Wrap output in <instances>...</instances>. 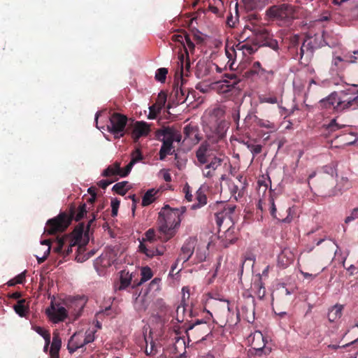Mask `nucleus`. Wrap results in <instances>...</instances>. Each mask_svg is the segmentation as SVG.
Returning a JSON list of instances; mask_svg holds the SVG:
<instances>
[{
	"label": "nucleus",
	"instance_id": "nucleus-35",
	"mask_svg": "<svg viewBox=\"0 0 358 358\" xmlns=\"http://www.w3.org/2000/svg\"><path fill=\"white\" fill-rule=\"evenodd\" d=\"M120 165L121 163L115 162L112 165L108 166L102 173V176L104 177H110L113 176H120Z\"/></svg>",
	"mask_w": 358,
	"mask_h": 358
},
{
	"label": "nucleus",
	"instance_id": "nucleus-55",
	"mask_svg": "<svg viewBox=\"0 0 358 358\" xmlns=\"http://www.w3.org/2000/svg\"><path fill=\"white\" fill-rule=\"evenodd\" d=\"M25 279L24 273L17 275L15 278L10 280L7 284L8 286H14L17 284H22Z\"/></svg>",
	"mask_w": 358,
	"mask_h": 358
},
{
	"label": "nucleus",
	"instance_id": "nucleus-49",
	"mask_svg": "<svg viewBox=\"0 0 358 358\" xmlns=\"http://www.w3.org/2000/svg\"><path fill=\"white\" fill-rule=\"evenodd\" d=\"M230 192L234 196L235 199L238 200V198L243 196L244 187L240 189L236 185L232 184L230 186Z\"/></svg>",
	"mask_w": 358,
	"mask_h": 358
},
{
	"label": "nucleus",
	"instance_id": "nucleus-44",
	"mask_svg": "<svg viewBox=\"0 0 358 358\" xmlns=\"http://www.w3.org/2000/svg\"><path fill=\"white\" fill-rule=\"evenodd\" d=\"M358 60V50L354 51L353 55L346 54L343 57L337 56V62H345L347 63H355Z\"/></svg>",
	"mask_w": 358,
	"mask_h": 358
},
{
	"label": "nucleus",
	"instance_id": "nucleus-50",
	"mask_svg": "<svg viewBox=\"0 0 358 358\" xmlns=\"http://www.w3.org/2000/svg\"><path fill=\"white\" fill-rule=\"evenodd\" d=\"M173 339L175 340L173 347L177 352H180V349L181 350L182 348H185V342L183 338L179 337L177 335H176Z\"/></svg>",
	"mask_w": 358,
	"mask_h": 358
},
{
	"label": "nucleus",
	"instance_id": "nucleus-57",
	"mask_svg": "<svg viewBox=\"0 0 358 358\" xmlns=\"http://www.w3.org/2000/svg\"><path fill=\"white\" fill-rule=\"evenodd\" d=\"M339 191L343 192L350 189L352 187L351 182L347 178H342L339 182Z\"/></svg>",
	"mask_w": 358,
	"mask_h": 358
},
{
	"label": "nucleus",
	"instance_id": "nucleus-39",
	"mask_svg": "<svg viewBox=\"0 0 358 358\" xmlns=\"http://www.w3.org/2000/svg\"><path fill=\"white\" fill-rule=\"evenodd\" d=\"M129 182L122 181L116 183L112 188V190L115 193L124 196L126 194L127 191L129 189Z\"/></svg>",
	"mask_w": 358,
	"mask_h": 358
},
{
	"label": "nucleus",
	"instance_id": "nucleus-10",
	"mask_svg": "<svg viewBox=\"0 0 358 358\" xmlns=\"http://www.w3.org/2000/svg\"><path fill=\"white\" fill-rule=\"evenodd\" d=\"M252 32L257 46H267L277 51L279 49L277 40L272 38L268 31L264 27H254Z\"/></svg>",
	"mask_w": 358,
	"mask_h": 358
},
{
	"label": "nucleus",
	"instance_id": "nucleus-48",
	"mask_svg": "<svg viewBox=\"0 0 358 358\" xmlns=\"http://www.w3.org/2000/svg\"><path fill=\"white\" fill-rule=\"evenodd\" d=\"M166 99L167 96L165 92H161L159 93L156 103L155 104L157 106V108H158V110H161L162 108L165 106Z\"/></svg>",
	"mask_w": 358,
	"mask_h": 358
},
{
	"label": "nucleus",
	"instance_id": "nucleus-47",
	"mask_svg": "<svg viewBox=\"0 0 358 358\" xmlns=\"http://www.w3.org/2000/svg\"><path fill=\"white\" fill-rule=\"evenodd\" d=\"M185 294L184 293L183 294V299H182V303H183V301H185ZM185 310H186V308H185L184 303H182L181 305L178 306V308L176 309V320L178 322H182L184 321V320H185L184 313H185Z\"/></svg>",
	"mask_w": 358,
	"mask_h": 358
},
{
	"label": "nucleus",
	"instance_id": "nucleus-18",
	"mask_svg": "<svg viewBox=\"0 0 358 358\" xmlns=\"http://www.w3.org/2000/svg\"><path fill=\"white\" fill-rule=\"evenodd\" d=\"M194 92V91L193 90H189V89H185L182 86H180V87L178 86H174L171 92V97L173 99V101L175 102L176 105H179L187 101L189 94Z\"/></svg>",
	"mask_w": 358,
	"mask_h": 358
},
{
	"label": "nucleus",
	"instance_id": "nucleus-56",
	"mask_svg": "<svg viewBox=\"0 0 358 358\" xmlns=\"http://www.w3.org/2000/svg\"><path fill=\"white\" fill-rule=\"evenodd\" d=\"M35 331L41 335L46 341L47 343H50V334L48 332V331L44 329L43 328L41 327H36Z\"/></svg>",
	"mask_w": 358,
	"mask_h": 358
},
{
	"label": "nucleus",
	"instance_id": "nucleus-27",
	"mask_svg": "<svg viewBox=\"0 0 358 358\" xmlns=\"http://www.w3.org/2000/svg\"><path fill=\"white\" fill-rule=\"evenodd\" d=\"M336 102V92L331 93L328 96L321 99L319 101V107L321 109L332 110L333 112L336 109L334 103Z\"/></svg>",
	"mask_w": 358,
	"mask_h": 358
},
{
	"label": "nucleus",
	"instance_id": "nucleus-17",
	"mask_svg": "<svg viewBox=\"0 0 358 358\" xmlns=\"http://www.w3.org/2000/svg\"><path fill=\"white\" fill-rule=\"evenodd\" d=\"M322 129V136L326 139V146L333 148V142L336 138V117L332 118L329 124H324Z\"/></svg>",
	"mask_w": 358,
	"mask_h": 358
},
{
	"label": "nucleus",
	"instance_id": "nucleus-15",
	"mask_svg": "<svg viewBox=\"0 0 358 358\" xmlns=\"http://www.w3.org/2000/svg\"><path fill=\"white\" fill-rule=\"evenodd\" d=\"M156 137L158 140L162 142V145L159 152V159L164 160L167 155H173L175 152L173 146V142L170 138L167 137V136L161 135L160 129H158L156 131Z\"/></svg>",
	"mask_w": 358,
	"mask_h": 358
},
{
	"label": "nucleus",
	"instance_id": "nucleus-6",
	"mask_svg": "<svg viewBox=\"0 0 358 358\" xmlns=\"http://www.w3.org/2000/svg\"><path fill=\"white\" fill-rule=\"evenodd\" d=\"M224 110L220 107L214 108L210 114V128L217 139L222 138L229 128V124L224 119Z\"/></svg>",
	"mask_w": 358,
	"mask_h": 358
},
{
	"label": "nucleus",
	"instance_id": "nucleus-64",
	"mask_svg": "<svg viewBox=\"0 0 358 358\" xmlns=\"http://www.w3.org/2000/svg\"><path fill=\"white\" fill-rule=\"evenodd\" d=\"M241 1L244 3L245 8L248 10H252L255 8V0H241Z\"/></svg>",
	"mask_w": 358,
	"mask_h": 358
},
{
	"label": "nucleus",
	"instance_id": "nucleus-62",
	"mask_svg": "<svg viewBox=\"0 0 358 358\" xmlns=\"http://www.w3.org/2000/svg\"><path fill=\"white\" fill-rule=\"evenodd\" d=\"M155 108H157L155 105H152L150 107V114L148 116L150 119H155L157 114L160 112V110H158V108L156 110Z\"/></svg>",
	"mask_w": 358,
	"mask_h": 358
},
{
	"label": "nucleus",
	"instance_id": "nucleus-60",
	"mask_svg": "<svg viewBox=\"0 0 358 358\" xmlns=\"http://www.w3.org/2000/svg\"><path fill=\"white\" fill-rule=\"evenodd\" d=\"M357 217H358V208H355L351 211L350 215L346 217V218L345 220V222L346 224H348Z\"/></svg>",
	"mask_w": 358,
	"mask_h": 358
},
{
	"label": "nucleus",
	"instance_id": "nucleus-58",
	"mask_svg": "<svg viewBox=\"0 0 358 358\" xmlns=\"http://www.w3.org/2000/svg\"><path fill=\"white\" fill-rule=\"evenodd\" d=\"M120 203V201L117 199H113L111 200V208H112L111 215L113 217L117 216Z\"/></svg>",
	"mask_w": 358,
	"mask_h": 358
},
{
	"label": "nucleus",
	"instance_id": "nucleus-45",
	"mask_svg": "<svg viewBox=\"0 0 358 358\" xmlns=\"http://www.w3.org/2000/svg\"><path fill=\"white\" fill-rule=\"evenodd\" d=\"M225 85H222V89H224V86L226 87L227 89L224 90V92H229L233 89L240 90V86L238 85L241 80H228L227 79H224L222 81Z\"/></svg>",
	"mask_w": 358,
	"mask_h": 358
},
{
	"label": "nucleus",
	"instance_id": "nucleus-22",
	"mask_svg": "<svg viewBox=\"0 0 358 358\" xmlns=\"http://www.w3.org/2000/svg\"><path fill=\"white\" fill-rule=\"evenodd\" d=\"M184 141H189L192 144L199 143L200 138L199 137L198 129L195 126L191 124L186 125L183 129Z\"/></svg>",
	"mask_w": 358,
	"mask_h": 358
},
{
	"label": "nucleus",
	"instance_id": "nucleus-4",
	"mask_svg": "<svg viewBox=\"0 0 358 358\" xmlns=\"http://www.w3.org/2000/svg\"><path fill=\"white\" fill-rule=\"evenodd\" d=\"M198 166L201 168L202 174L205 178H212L215 171L222 162V159L214 155L206 143H202L196 152Z\"/></svg>",
	"mask_w": 358,
	"mask_h": 358
},
{
	"label": "nucleus",
	"instance_id": "nucleus-1",
	"mask_svg": "<svg viewBox=\"0 0 358 358\" xmlns=\"http://www.w3.org/2000/svg\"><path fill=\"white\" fill-rule=\"evenodd\" d=\"M95 220L96 216L94 213H92V218L89 220L85 232V224L82 222L76 226L71 233L64 235L62 237H57L52 242L53 252L57 253L64 259L73 252V247H77L76 252H83L85 250V245L89 241L88 232L90 228Z\"/></svg>",
	"mask_w": 358,
	"mask_h": 358
},
{
	"label": "nucleus",
	"instance_id": "nucleus-21",
	"mask_svg": "<svg viewBox=\"0 0 358 358\" xmlns=\"http://www.w3.org/2000/svg\"><path fill=\"white\" fill-rule=\"evenodd\" d=\"M149 125L143 121H137L134 124L132 131V137L134 141H137L141 136H147L150 132Z\"/></svg>",
	"mask_w": 358,
	"mask_h": 358
},
{
	"label": "nucleus",
	"instance_id": "nucleus-46",
	"mask_svg": "<svg viewBox=\"0 0 358 358\" xmlns=\"http://www.w3.org/2000/svg\"><path fill=\"white\" fill-rule=\"evenodd\" d=\"M264 69L262 68L259 62H255L253 63L252 67L245 72L247 77H250L255 74H259L260 72H264Z\"/></svg>",
	"mask_w": 358,
	"mask_h": 358
},
{
	"label": "nucleus",
	"instance_id": "nucleus-13",
	"mask_svg": "<svg viewBox=\"0 0 358 358\" xmlns=\"http://www.w3.org/2000/svg\"><path fill=\"white\" fill-rule=\"evenodd\" d=\"M196 243V237H189L182 245L176 261L183 263L187 262L194 254Z\"/></svg>",
	"mask_w": 358,
	"mask_h": 358
},
{
	"label": "nucleus",
	"instance_id": "nucleus-34",
	"mask_svg": "<svg viewBox=\"0 0 358 358\" xmlns=\"http://www.w3.org/2000/svg\"><path fill=\"white\" fill-rule=\"evenodd\" d=\"M207 203V196L201 188L199 189L196 193V203L192 205L191 208L196 210L204 206Z\"/></svg>",
	"mask_w": 358,
	"mask_h": 358
},
{
	"label": "nucleus",
	"instance_id": "nucleus-23",
	"mask_svg": "<svg viewBox=\"0 0 358 358\" xmlns=\"http://www.w3.org/2000/svg\"><path fill=\"white\" fill-rule=\"evenodd\" d=\"M357 96L349 93L345 92L344 91H341V94L339 96V100L337 101V108L338 107H343V108H348L352 106V102H354L357 99Z\"/></svg>",
	"mask_w": 358,
	"mask_h": 358
},
{
	"label": "nucleus",
	"instance_id": "nucleus-53",
	"mask_svg": "<svg viewBox=\"0 0 358 358\" xmlns=\"http://www.w3.org/2000/svg\"><path fill=\"white\" fill-rule=\"evenodd\" d=\"M168 70L166 68H160L157 69L155 74V79L161 83H164L166 78Z\"/></svg>",
	"mask_w": 358,
	"mask_h": 358
},
{
	"label": "nucleus",
	"instance_id": "nucleus-30",
	"mask_svg": "<svg viewBox=\"0 0 358 358\" xmlns=\"http://www.w3.org/2000/svg\"><path fill=\"white\" fill-rule=\"evenodd\" d=\"M62 345V341L58 334H54L50 350V358H59V352Z\"/></svg>",
	"mask_w": 358,
	"mask_h": 358
},
{
	"label": "nucleus",
	"instance_id": "nucleus-54",
	"mask_svg": "<svg viewBox=\"0 0 358 358\" xmlns=\"http://www.w3.org/2000/svg\"><path fill=\"white\" fill-rule=\"evenodd\" d=\"M138 162V159H131L124 169L120 168V177H125L131 172L133 166Z\"/></svg>",
	"mask_w": 358,
	"mask_h": 358
},
{
	"label": "nucleus",
	"instance_id": "nucleus-26",
	"mask_svg": "<svg viewBox=\"0 0 358 358\" xmlns=\"http://www.w3.org/2000/svg\"><path fill=\"white\" fill-rule=\"evenodd\" d=\"M87 205L83 203H81L77 209L75 206H71L69 209V214L68 215L69 216H72L73 220L78 222L82 220L87 215Z\"/></svg>",
	"mask_w": 358,
	"mask_h": 358
},
{
	"label": "nucleus",
	"instance_id": "nucleus-3",
	"mask_svg": "<svg viewBox=\"0 0 358 358\" xmlns=\"http://www.w3.org/2000/svg\"><path fill=\"white\" fill-rule=\"evenodd\" d=\"M216 206L218 211L215 213L214 217L217 227L220 229L223 224L227 227L224 234L220 236L219 238L222 245L224 248H228L237 240L232 220V215L235 211L236 206L223 202L217 203Z\"/></svg>",
	"mask_w": 358,
	"mask_h": 358
},
{
	"label": "nucleus",
	"instance_id": "nucleus-24",
	"mask_svg": "<svg viewBox=\"0 0 358 358\" xmlns=\"http://www.w3.org/2000/svg\"><path fill=\"white\" fill-rule=\"evenodd\" d=\"M212 70V65L205 61H199L196 66L195 75L201 79L208 76Z\"/></svg>",
	"mask_w": 358,
	"mask_h": 358
},
{
	"label": "nucleus",
	"instance_id": "nucleus-8",
	"mask_svg": "<svg viewBox=\"0 0 358 358\" xmlns=\"http://www.w3.org/2000/svg\"><path fill=\"white\" fill-rule=\"evenodd\" d=\"M73 220L72 216L66 213H60L57 216L50 219L46 223L44 232L48 235L64 231Z\"/></svg>",
	"mask_w": 358,
	"mask_h": 358
},
{
	"label": "nucleus",
	"instance_id": "nucleus-59",
	"mask_svg": "<svg viewBox=\"0 0 358 358\" xmlns=\"http://www.w3.org/2000/svg\"><path fill=\"white\" fill-rule=\"evenodd\" d=\"M182 33L184 34V40L185 41V43L188 47V48L189 49L190 51H193L194 50V48H195V45L194 43L192 41L189 34L186 32V31H182Z\"/></svg>",
	"mask_w": 358,
	"mask_h": 358
},
{
	"label": "nucleus",
	"instance_id": "nucleus-36",
	"mask_svg": "<svg viewBox=\"0 0 358 358\" xmlns=\"http://www.w3.org/2000/svg\"><path fill=\"white\" fill-rule=\"evenodd\" d=\"M131 283V275L125 270L120 272L119 290L124 289Z\"/></svg>",
	"mask_w": 358,
	"mask_h": 358
},
{
	"label": "nucleus",
	"instance_id": "nucleus-32",
	"mask_svg": "<svg viewBox=\"0 0 358 358\" xmlns=\"http://www.w3.org/2000/svg\"><path fill=\"white\" fill-rule=\"evenodd\" d=\"M13 308L15 313L20 317H25L29 311L28 302L24 299L18 300L13 306Z\"/></svg>",
	"mask_w": 358,
	"mask_h": 358
},
{
	"label": "nucleus",
	"instance_id": "nucleus-11",
	"mask_svg": "<svg viewBox=\"0 0 358 358\" xmlns=\"http://www.w3.org/2000/svg\"><path fill=\"white\" fill-rule=\"evenodd\" d=\"M87 303V299L84 296L69 297L65 301V305L68 312L75 317H78Z\"/></svg>",
	"mask_w": 358,
	"mask_h": 358
},
{
	"label": "nucleus",
	"instance_id": "nucleus-20",
	"mask_svg": "<svg viewBox=\"0 0 358 358\" xmlns=\"http://www.w3.org/2000/svg\"><path fill=\"white\" fill-rule=\"evenodd\" d=\"M138 251L146 255L148 258H152L155 256L163 255L164 253V248L163 247L160 248H153L143 242H140Z\"/></svg>",
	"mask_w": 358,
	"mask_h": 358
},
{
	"label": "nucleus",
	"instance_id": "nucleus-7",
	"mask_svg": "<svg viewBox=\"0 0 358 358\" xmlns=\"http://www.w3.org/2000/svg\"><path fill=\"white\" fill-rule=\"evenodd\" d=\"M266 15L269 18L289 23L295 17V8L293 6L287 3L274 5L266 10Z\"/></svg>",
	"mask_w": 358,
	"mask_h": 358
},
{
	"label": "nucleus",
	"instance_id": "nucleus-42",
	"mask_svg": "<svg viewBox=\"0 0 358 358\" xmlns=\"http://www.w3.org/2000/svg\"><path fill=\"white\" fill-rule=\"evenodd\" d=\"M337 138H339V141L342 143L343 145H352L357 140L356 136H354L352 133H348L343 135H338L337 134Z\"/></svg>",
	"mask_w": 358,
	"mask_h": 358
},
{
	"label": "nucleus",
	"instance_id": "nucleus-41",
	"mask_svg": "<svg viewBox=\"0 0 358 358\" xmlns=\"http://www.w3.org/2000/svg\"><path fill=\"white\" fill-rule=\"evenodd\" d=\"M300 43V38L298 35H294L290 38L289 51L292 54L295 52V55L293 57L296 59L299 56L298 46Z\"/></svg>",
	"mask_w": 358,
	"mask_h": 358
},
{
	"label": "nucleus",
	"instance_id": "nucleus-2",
	"mask_svg": "<svg viewBox=\"0 0 358 358\" xmlns=\"http://www.w3.org/2000/svg\"><path fill=\"white\" fill-rule=\"evenodd\" d=\"M185 211V207L172 208L165 205L159 211L158 217V238L163 242L168 241L176 234L181 222V215Z\"/></svg>",
	"mask_w": 358,
	"mask_h": 358
},
{
	"label": "nucleus",
	"instance_id": "nucleus-12",
	"mask_svg": "<svg viewBox=\"0 0 358 358\" xmlns=\"http://www.w3.org/2000/svg\"><path fill=\"white\" fill-rule=\"evenodd\" d=\"M45 313L53 323L63 322L68 316V310L59 303L51 302L50 306L46 309Z\"/></svg>",
	"mask_w": 358,
	"mask_h": 358
},
{
	"label": "nucleus",
	"instance_id": "nucleus-25",
	"mask_svg": "<svg viewBox=\"0 0 358 358\" xmlns=\"http://www.w3.org/2000/svg\"><path fill=\"white\" fill-rule=\"evenodd\" d=\"M320 36L322 41V46L324 45L331 48L336 46V34L329 27H325L322 35L320 34Z\"/></svg>",
	"mask_w": 358,
	"mask_h": 358
},
{
	"label": "nucleus",
	"instance_id": "nucleus-43",
	"mask_svg": "<svg viewBox=\"0 0 358 358\" xmlns=\"http://www.w3.org/2000/svg\"><path fill=\"white\" fill-rule=\"evenodd\" d=\"M244 144L252 153L253 157L261 153L262 151V145L259 144H255L252 141H247L246 142H244Z\"/></svg>",
	"mask_w": 358,
	"mask_h": 358
},
{
	"label": "nucleus",
	"instance_id": "nucleus-14",
	"mask_svg": "<svg viewBox=\"0 0 358 358\" xmlns=\"http://www.w3.org/2000/svg\"><path fill=\"white\" fill-rule=\"evenodd\" d=\"M248 342L251 345L255 354L261 355L266 345L265 338L259 331H255L248 337Z\"/></svg>",
	"mask_w": 358,
	"mask_h": 358
},
{
	"label": "nucleus",
	"instance_id": "nucleus-61",
	"mask_svg": "<svg viewBox=\"0 0 358 358\" xmlns=\"http://www.w3.org/2000/svg\"><path fill=\"white\" fill-rule=\"evenodd\" d=\"M150 348V351H148V345L145 348V353L148 355H155L157 352V346H156L155 343L154 341H151Z\"/></svg>",
	"mask_w": 358,
	"mask_h": 358
},
{
	"label": "nucleus",
	"instance_id": "nucleus-38",
	"mask_svg": "<svg viewBox=\"0 0 358 358\" xmlns=\"http://www.w3.org/2000/svg\"><path fill=\"white\" fill-rule=\"evenodd\" d=\"M141 280L137 283L134 282V284L132 285L133 287H134L136 286H138V285H141L143 282L148 281V280L151 279V278L153 275L151 268L148 266L143 267L141 269Z\"/></svg>",
	"mask_w": 358,
	"mask_h": 358
},
{
	"label": "nucleus",
	"instance_id": "nucleus-40",
	"mask_svg": "<svg viewBox=\"0 0 358 358\" xmlns=\"http://www.w3.org/2000/svg\"><path fill=\"white\" fill-rule=\"evenodd\" d=\"M252 288L255 289L256 294L259 299H262L265 296L266 289L261 277H259V278L253 282Z\"/></svg>",
	"mask_w": 358,
	"mask_h": 358
},
{
	"label": "nucleus",
	"instance_id": "nucleus-28",
	"mask_svg": "<svg viewBox=\"0 0 358 358\" xmlns=\"http://www.w3.org/2000/svg\"><path fill=\"white\" fill-rule=\"evenodd\" d=\"M182 31H183L182 29L178 30L176 34H174L171 36V40L175 42H178L182 45V47L185 50V54H186V60H185V68L187 70H189V69L190 68V62H189V54L187 52V49L186 48L185 45V41H184L185 37H184V34L182 33Z\"/></svg>",
	"mask_w": 358,
	"mask_h": 358
},
{
	"label": "nucleus",
	"instance_id": "nucleus-33",
	"mask_svg": "<svg viewBox=\"0 0 358 358\" xmlns=\"http://www.w3.org/2000/svg\"><path fill=\"white\" fill-rule=\"evenodd\" d=\"M159 192V189L154 188L148 189L142 198V206H148L153 203L157 199V194Z\"/></svg>",
	"mask_w": 358,
	"mask_h": 358
},
{
	"label": "nucleus",
	"instance_id": "nucleus-63",
	"mask_svg": "<svg viewBox=\"0 0 358 358\" xmlns=\"http://www.w3.org/2000/svg\"><path fill=\"white\" fill-rule=\"evenodd\" d=\"M278 102V99L276 96H269V97H264L261 99V103H276Z\"/></svg>",
	"mask_w": 358,
	"mask_h": 358
},
{
	"label": "nucleus",
	"instance_id": "nucleus-16",
	"mask_svg": "<svg viewBox=\"0 0 358 358\" xmlns=\"http://www.w3.org/2000/svg\"><path fill=\"white\" fill-rule=\"evenodd\" d=\"M357 339L350 341L348 343H342L341 342L337 345V355H341L343 358H355L358 352V349H355V344Z\"/></svg>",
	"mask_w": 358,
	"mask_h": 358
},
{
	"label": "nucleus",
	"instance_id": "nucleus-19",
	"mask_svg": "<svg viewBox=\"0 0 358 358\" xmlns=\"http://www.w3.org/2000/svg\"><path fill=\"white\" fill-rule=\"evenodd\" d=\"M85 345L83 334L82 332H76L71 336L68 342L67 349L70 354H73L78 349Z\"/></svg>",
	"mask_w": 358,
	"mask_h": 358
},
{
	"label": "nucleus",
	"instance_id": "nucleus-9",
	"mask_svg": "<svg viewBox=\"0 0 358 358\" xmlns=\"http://www.w3.org/2000/svg\"><path fill=\"white\" fill-rule=\"evenodd\" d=\"M128 118L126 115L119 113H113L109 119L108 131L114 135L115 138H120L124 135V129Z\"/></svg>",
	"mask_w": 358,
	"mask_h": 358
},
{
	"label": "nucleus",
	"instance_id": "nucleus-29",
	"mask_svg": "<svg viewBox=\"0 0 358 358\" xmlns=\"http://www.w3.org/2000/svg\"><path fill=\"white\" fill-rule=\"evenodd\" d=\"M161 135L167 136L168 138H170L171 141L180 142L182 139L181 134L177 131L176 129L170 127H164L160 129Z\"/></svg>",
	"mask_w": 358,
	"mask_h": 358
},
{
	"label": "nucleus",
	"instance_id": "nucleus-37",
	"mask_svg": "<svg viewBox=\"0 0 358 358\" xmlns=\"http://www.w3.org/2000/svg\"><path fill=\"white\" fill-rule=\"evenodd\" d=\"M252 121L253 123H255V125L262 127V128H266L269 129H275V124L274 123L270 122L268 120H264L259 118L257 115H254L252 117Z\"/></svg>",
	"mask_w": 358,
	"mask_h": 358
},
{
	"label": "nucleus",
	"instance_id": "nucleus-31",
	"mask_svg": "<svg viewBox=\"0 0 358 358\" xmlns=\"http://www.w3.org/2000/svg\"><path fill=\"white\" fill-rule=\"evenodd\" d=\"M236 49L241 50L243 54L246 56L254 54L257 50L258 46L255 43L249 44L248 43L241 42L236 45Z\"/></svg>",
	"mask_w": 358,
	"mask_h": 358
},
{
	"label": "nucleus",
	"instance_id": "nucleus-5",
	"mask_svg": "<svg viewBox=\"0 0 358 358\" xmlns=\"http://www.w3.org/2000/svg\"><path fill=\"white\" fill-rule=\"evenodd\" d=\"M322 46V41L320 34H313L311 30L308 31L300 47V52L298 58L301 64H308L313 56L315 49Z\"/></svg>",
	"mask_w": 358,
	"mask_h": 358
},
{
	"label": "nucleus",
	"instance_id": "nucleus-51",
	"mask_svg": "<svg viewBox=\"0 0 358 358\" xmlns=\"http://www.w3.org/2000/svg\"><path fill=\"white\" fill-rule=\"evenodd\" d=\"M96 331L94 329H88L85 331V334H83L84 344L87 345L93 342L95 339Z\"/></svg>",
	"mask_w": 358,
	"mask_h": 358
},
{
	"label": "nucleus",
	"instance_id": "nucleus-52",
	"mask_svg": "<svg viewBox=\"0 0 358 358\" xmlns=\"http://www.w3.org/2000/svg\"><path fill=\"white\" fill-rule=\"evenodd\" d=\"M156 240V234L154 229H149L145 233V238H143V241L141 242L145 243V241L149 242L150 243H153Z\"/></svg>",
	"mask_w": 358,
	"mask_h": 358
}]
</instances>
